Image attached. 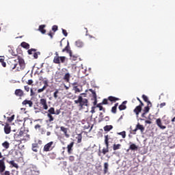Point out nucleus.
<instances>
[{
	"mask_svg": "<svg viewBox=\"0 0 175 175\" xmlns=\"http://www.w3.org/2000/svg\"><path fill=\"white\" fill-rule=\"evenodd\" d=\"M126 103H127V101H124L122 103V104H121L120 106H118V109H120V111H123V110H125L126 109Z\"/></svg>",
	"mask_w": 175,
	"mask_h": 175,
	"instance_id": "21",
	"label": "nucleus"
},
{
	"mask_svg": "<svg viewBox=\"0 0 175 175\" xmlns=\"http://www.w3.org/2000/svg\"><path fill=\"white\" fill-rule=\"evenodd\" d=\"M24 90H25V91L27 92H29V87L26 85V86H24Z\"/></svg>",
	"mask_w": 175,
	"mask_h": 175,
	"instance_id": "56",
	"label": "nucleus"
},
{
	"mask_svg": "<svg viewBox=\"0 0 175 175\" xmlns=\"http://www.w3.org/2000/svg\"><path fill=\"white\" fill-rule=\"evenodd\" d=\"M60 131L64 133L65 137L69 138L70 135L68 133V128H65L64 126H60Z\"/></svg>",
	"mask_w": 175,
	"mask_h": 175,
	"instance_id": "12",
	"label": "nucleus"
},
{
	"mask_svg": "<svg viewBox=\"0 0 175 175\" xmlns=\"http://www.w3.org/2000/svg\"><path fill=\"white\" fill-rule=\"evenodd\" d=\"M38 97L40 100V102L38 103V106L40 107L41 109H44V97L43 94H38Z\"/></svg>",
	"mask_w": 175,
	"mask_h": 175,
	"instance_id": "7",
	"label": "nucleus"
},
{
	"mask_svg": "<svg viewBox=\"0 0 175 175\" xmlns=\"http://www.w3.org/2000/svg\"><path fill=\"white\" fill-rule=\"evenodd\" d=\"M103 120H105V122H109L110 120V118L109 116L103 118H100V120H98V122H101Z\"/></svg>",
	"mask_w": 175,
	"mask_h": 175,
	"instance_id": "38",
	"label": "nucleus"
},
{
	"mask_svg": "<svg viewBox=\"0 0 175 175\" xmlns=\"http://www.w3.org/2000/svg\"><path fill=\"white\" fill-rule=\"evenodd\" d=\"M14 95L21 99V98L24 96V92L21 89H16L14 91Z\"/></svg>",
	"mask_w": 175,
	"mask_h": 175,
	"instance_id": "10",
	"label": "nucleus"
},
{
	"mask_svg": "<svg viewBox=\"0 0 175 175\" xmlns=\"http://www.w3.org/2000/svg\"><path fill=\"white\" fill-rule=\"evenodd\" d=\"M66 57L65 56H60V57H54V59H53V62L55 64H60L61 63H65V60Z\"/></svg>",
	"mask_w": 175,
	"mask_h": 175,
	"instance_id": "4",
	"label": "nucleus"
},
{
	"mask_svg": "<svg viewBox=\"0 0 175 175\" xmlns=\"http://www.w3.org/2000/svg\"><path fill=\"white\" fill-rule=\"evenodd\" d=\"M103 167V174H107L109 172V163H105Z\"/></svg>",
	"mask_w": 175,
	"mask_h": 175,
	"instance_id": "20",
	"label": "nucleus"
},
{
	"mask_svg": "<svg viewBox=\"0 0 175 175\" xmlns=\"http://www.w3.org/2000/svg\"><path fill=\"white\" fill-rule=\"evenodd\" d=\"M74 91L75 94L81 92V90L79 88H77V86H74Z\"/></svg>",
	"mask_w": 175,
	"mask_h": 175,
	"instance_id": "42",
	"label": "nucleus"
},
{
	"mask_svg": "<svg viewBox=\"0 0 175 175\" xmlns=\"http://www.w3.org/2000/svg\"><path fill=\"white\" fill-rule=\"evenodd\" d=\"M70 78V74L69 73H66L64 77H63V80H64L67 83H69Z\"/></svg>",
	"mask_w": 175,
	"mask_h": 175,
	"instance_id": "27",
	"label": "nucleus"
},
{
	"mask_svg": "<svg viewBox=\"0 0 175 175\" xmlns=\"http://www.w3.org/2000/svg\"><path fill=\"white\" fill-rule=\"evenodd\" d=\"M129 150H138V146H136L135 144H131L130 145V147H129Z\"/></svg>",
	"mask_w": 175,
	"mask_h": 175,
	"instance_id": "29",
	"label": "nucleus"
},
{
	"mask_svg": "<svg viewBox=\"0 0 175 175\" xmlns=\"http://www.w3.org/2000/svg\"><path fill=\"white\" fill-rule=\"evenodd\" d=\"M27 53H29V55H33L34 53H36V49H31L27 51Z\"/></svg>",
	"mask_w": 175,
	"mask_h": 175,
	"instance_id": "37",
	"label": "nucleus"
},
{
	"mask_svg": "<svg viewBox=\"0 0 175 175\" xmlns=\"http://www.w3.org/2000/svg\"><path fill=\"white\" fill-rule=\"evenodd\" d=\"M21 46L22 48L25 49L26 50H29V44L25 42H22Z\"/></svg>",
	"mask_w": 175,
	"mask_h": 175,
	"instance_id": "28",
	"label": "nucleus"
},
{
	"mask_svg": "<svg viewBox=\"0 0 175 175\" xmlns=\"http://www.w3.org/2000/svg\"><path fill=\"white\" fill-rule=\"evenodd\" d=\"M61 113L60 109H57V111H55V115H59Z\"/></svg>",
	"mask_w": 175,
	"mask_h": 175,
	"instance_id": "57",
	"label": "nucleus"
},
{
	"mask_svg": "<svg viewBox=\"0 0 175 175\" xmlns=\"http://www.w3.org/2000/svg\"><path fill=\"white\" fill-rule=\"evenodd\" d=\"M38 31L41 32V33L44 34V25H41L39 26Z\"/></svg>",
	"mask_w": 175,
	"mask_h": 175,
	"instance_id": "36",
	"label": "nucleus"
},
{
	"mask_svg": "<svg viewBox=\"0 0 175 175\" xmlns=\"http://www.w3.org/2000/svg\"><path fill=\"white\" fill-rule=\"evenodd\" d=\"M47 118H48V120H46L47 123L51 122L54 120V118L52 116V114H47Z\"/></svg>",
	"mask_w": 175,
	"mask_h": 175,
	"instance_id": "30",
	"label": "nucleus"
},
{
	"mask_svg": "<svg viewBox=\"0 0 175 175\" xmlns=\"http://www.w3.org/2000/svg\"><path fill=\"white\" fill-rule=\"evenodd\" d=\"M83 94H81L80 96H78L77 100H75L74 101L75 104L77 105L79 111H82L83 109H84L85 107H89V100H88L87 98H83V97L81 96Z\"/></svg>",
	"mask_w": 175,
	"mask_h": 175,
	"instance_id": "1",
	"label": "nucleus"
},
{
	"mask_svg": "<svg viewBox=\"0 0 175 175\" xmlns=\"http://www.w3.org/2000/svg\"><path fill=\"white\" fill-rule=\"evenodd\" d=\"M1 146L4 147L5 149L10 148V143L8 141L5 142L4 143L1 144Z\"/></svg>",
	"mask_w": 175,
	"mask_h": 175,
	"instance_id": "32",
	"label": "nucleus"
},
{
	"mask_svg": "<svg viewBox=\"0 0 175 175\" xmlns=\"http://www.w3.org/2000/svg\"><path fill=\"white\" fill-rule=\"evenodd\" d=\"M18 61L20 68H16V70L20 72L21 70H23L25 68V63L24 62V59H22V57L20 56H18Z\"/></svg>",
	"mask_w": 175,
	"mask_h": 175,
	"instance_id": "5",
	"label": "nucleus"
},
{
	"mask_svg": "<svg viewBox=\"0 0 175 175\" xmlns=\"http://www.w3.org/2000/svg\"><path fill=\"white\" fill-rule=\"evenodd\" d=\"M107 99H108V100H109L110 102H112V103H115L116 101L120 100V98L115 97V96H108Z\"/></svg>",
	"mask_w": 175,
	"mask_h": 175,
	"instance_id": "24",
	"label": "nucleus"
},
{
	"mask_svg": "<svg viewBox=\"0 0 175 175\" xmlns=\"http://www.w3.org/2000/svg\"><path fill=\"white\" fill-rule=\"evenodd\" d=\"M33 58L36 59L38 58V55H40V52L33 53Z\"/></svg>",
	"mask_w": 175,
	"mask_h": 175,
	"instance_id": "47",
	"label": "nucleus"
},
{
	"mask_svg": "<svg viewBox=\"0 0 175 175\" xmlns=\"http://www.w3.org/2000/svg\"><path fill=\"white\" fill-rule=\"evenodd\" d=\"M90 92L92 93L93 100L94 102H93V105L96 106L97 104V95L95 91L92 89H90Z\"/></svg>",
	"mask_w": 175,
	"mask_h": 175,
	"instance_id": "11",
	"label": "nucleus"
},
{
	"mask_svg": "<svg viewBox=\"0 0 175 175\" xmlns=\"http://www.w3.org/2000/svg\"><path fill=\"white\" fill-rule=\"evenodd\" d=\"M54 142H50L49 143H47L46 145H44V152H50L54 148Z\"/></svg>",
	"mask_w": 175,
	"mask_h": 175,
	"instance_id": "8",
	"label": "nucleus"
},
{
	"mask_svg": "<svg viewBox=\"0 0 175 175\" xmlns=\"http://www.w3.org/2000/svg\"><path fill=\"white\" fill-rule=\"evenodd\" d=\"M62 52H67L70 53V56H72V51H70V46L68 42L67 44V46H66L65 48L62 49Z\"/></svg>",
	"mask_w": 175,
	"mask_h": 175,
	"instance_id": "22",
	"label": "nucleus"
},
{
	"mask_svg": "<svg viewBox=\"0 0 175 175\" xmlns=\"http://www.w3.org/2000/svg\"><path fill=\"white\" fill-rule=\"evenodd\" d=\"M156 124L163 130L166 129V126L163 125L162 120L160 118L156 120Z\"/></svg>",
	"mask_w": 175,
	"mask_h": 175,
	"instance_id": "13",
	"label": "nucleus"
},
{
	"mask_svg": "<svg viewBox=\"0 0 175 175\" xmlns=\"http://www.w3.org/2000/svg\"><path fill=\"white\" fill-rule=\"evenodd\" d=\"M31 150L35 152H37L38 151V144H33L31 145Z\"/></svg>",
	"mask_w": 175,
	"mask_h": 175,
	"instance_id": "26",
	"label": "nucleus"
},
{
	"mask_svg": "<svg viewBox=\"0 0 175 175\" xmlns=\"http://www.w3.org/2000/svg\"><path fill=\"white\" fill-rule=\"evenodd\" d=\"M75 46H77L78 48H82L84 46V43L80 40H78L77 42H75Z\"/></svg>",
	"mask_w": 175,
	"mask_h": 175,
	"instance_id": "23",
	"label": "nucleus"
},
{
	"mask_svg": "<svg viewBox=\"0 0 175 175\" xmlns=\"http://www.w3.org/2000/svg\"><path fill=\"white\" fill-rule=\"evenodd\" d=\"M146 114L147 113H145L144 112H143V113H142V115H141V117L143 118H146Z\"/></svg>",
	"mask_w": 175,
	"mask_h": 175,
	"instance_id": "60",
	"label": "nucleus"
},
{
	"mask_svg": "<svg viewBox=\"0 0 175 175\" xmlns=\"http://www.w3.org/2000/svg\"><path fill=\"white\" fill-rule=\"evenodd\" d=\"M112 129H113L112 125H106V126H105V127H103V130L105 131V132H107V133L109 132Z\"/></svg>",
	"mask_w": 175,
	"mask_h": 175,
	"instance_id": "25",
	"label": "nucleus"
},
{
	"mask_svg": "<svg viewBox=\"0 0 175 175\" xmlns=\"http://www.w3.org/2000/svg\"><path fill=\"white\" fill-rule=\"evenodd\" d=\"M69 161L70 162H74L75 161V157L74 156H70L69 157Z\"/></svg>",
	"mask_w": 175,
	"mask_h": 175,
	"instance_id": "51",
	"label": "nucleus"
},
{
	"mask_svg": "<svg viewBox=\"0 0 175 175\" xmlns=\"http://www.w3.org/2000/svg\"><path fill=\"white\" fill-rule=\"evenodd\" d=\"M4 175H10V171H5Z\"/></svg>",
	"mask_w": 175,
	"mask_h": 175,
	"instance_id": "61",
	"label": "nucleus"
},
{
	"mask_svg": "<svg viewBox=\"0 0 175 175\" xmlns=\"http://www.w3.org/2000/svg\"><path fill=\"white\" fill-rule=\"evenodd\" d=\"M138 130H140L141 132H144L145 128H144V126L142 124L138 123V124L136 125L135 129H134V130H133V135H135V134H136V132H137Z\"/></svg>",
	"mask_w": 175,
	"mask_h": 175,
	"instance_id": "9",
	"label": "nucleus"
},
{
	"mask_svg": "<svg viewBox=\"0 0 175 175\" xmlns=\"http://www.w3.org/2000/svg\"><path fill=\"white\" fill-rule=\"evenodd\" d=\"M142 98H143L144 101L145 102H149L150 100H148V98L147 96H146L145 94H143V96H142Z\"/></svg>",
	"mask_w": 175,
	"mask_h": 175,
	"instance_id": "45",
	"label": "nucleus"
},
{
	"mask_svg": "<svg viewBox=\"0 0 175 175\" xmlns=\"http://www.w3.org/2000/svg\"><path fill=\"white\" fill-rule=\"evenodd\" d=\"M142 111L141 106H136L135 109H133V112L135 113L136 117H138L139 113Z\"/></svg>",
	"mask_w": 175,
	"mask_h": 175,
	"instance_id": "16",
	"label": "nucleus"
},
{
	"mask_svg": "<svg viewBox=\"0 0 175 175\" xmlns=\"http://www.w3.org/2000/svg\"><path fill=\"white\" fill-rule=\"evenodd\" d=\"M62 33H63V35H64L65 37H67V36L68 35L66 30H65L64 29H62Z\"/></svg>",
	"mask_w": 175,
	"mask_h": 175,
	"instance_id": "49",
	"label": "nucleus"
},
{
	"mask_svg": "<svg viewBox=\"0 0 175 175\" xmlns=\"http://www.w3.org/2000/svg\"><path fill=\"white\" fill-rule=\"evenodd\" d=\"M76 138L77 139V144H81V141H82V135H81V134L78 135Z\"/></svg>",
	"mask_w": 175,
	"mask_h": 175,
	"instance_id": "40",
	"label": "nucleus"
},
{
	"mask_svg": "<svg viewBox=\"0 0 175 175\" xmlns=\"http://www.w3.org/2000/svg\"><path fill=\"white\" fill-rule=\"evenodd\" d=\"M111 112H112L113 114H116V113H117V107H113L111 109Z\"/></svg>",
	"mask_w": 175,
	"mask_h": 175,
	"instance_id": "46",
	"label": "nucleus"
},
{
	"mask_svg": "<svg viewBox=\"0 0 175 175\" xmlns=\"http://www.w3.org/2000/svg\"><path fill=\"white\" fill-rule=\"evenodd\" d=\"M52 30H53V31H54V32L56 31L57 30H58V26H57V25L53 26Z\"/></svg>",
	"mask_w": 175,
	"mask_h": 175,
	"instance_id": "50",
	"label": "nucleus"
},
{
	"mask_svg": "<svg viewBox=\"0 0 175 175\" xmlns=\"http://www.w3.org/2000/svg\"><path fill=\"white\" fill-rule=\"evenodd\" d=\"M103 105L102 104H97L95 107H98V110H100V111H103V112H105V108L103 107L102 106Z\"/></svg>",
	"mask_w": 175,
	"mask_h": 175,
	"instance_id": "33",
	"label": "nucleus"
},
{
	"mask_svg": "<svg viewBox=\"0 0 175 175\" xmlns=\"http://www.w3.org/2000/svg\"><path fill=\"white\" fill-rule=\"evenodd\" d=\"M146 103H148V105L146 106V107H152V104L150 103V101H146Z\"/></svg>",
	"mask_w": 175,
	"mask_h": 175,
	"instance_id": "54",
	"label": "nucleus"
},
{
	"mask_svg": "<svg viewBox=\"0 0 175 175\" xmlns=\"http://www.w3.org/2000/svg\"><path fill=\"white\" fill-rule=\"evenodd\" d=\"M150 107H145L143 109V113H148L150 111Z\"/></svg>",
	"mask_w": 175,
	"mask_h": 175,
	"instance_id": "44",
	"label": "nucleus"
},
{
	"mask_svg": "<svg viewBox=\"0 0 175 175\" xmlns=\"http://www.w3.org/2000/svg\"><path fill=\"white\" fill-rule=\"evenodd\" d=\"M6 162H7L8 164L12 165V167H15L16 169L19 168V166L18 165L17 163H14V160L10 161L9 159H7V160H6Z\"/></svg>",
	"mask_w": 175,
	"mask_h": 175,
	"instance_id": "17",
	"label": "nucleus"
},
{
	"mask_svg": "<svg viewBox=\"0 0 175 175\" xmlns=\"http://www.w3.org/2000/svg\"><path fill=\"white\" fill-rule=\"evenodd\" d=\"M58 94H59V90H55V91L54 92V98L55 99H57V98H58Z\"/></svg>",
	"mask_w": 175,
	"mask_h": 175,
	"instance_id": "48",
	"label": "nucleus"
},
{
	"mask_svg": "<svg viewBox=\"0 0 175 175\" xmlns=\"http://www.w3.org/2000/svg\"><path fill=\"white\" fill-rule=\"evenodd\" d=\"M29 175H39V172L31 170V171L29 172Z\"/></svg>",
	"mask_w": 175,
	"mask_h": 175,
	"instance_id": "34",
	"label": "nucleus"
},
{
	"mask_svg": "<svg viewBox=\"0 0 175 175\" xmlns=\"http://www.w3.org/2000/svg\"><path fill=\"white\" fill-rule=\"evenodd\" d=\"M75 142H72L70 143L69 145L67 146V150H68V154H70L72 153V147L74 146Z\"/></svg>",
	"mask_w": 175,
	"mask_h": 175,
	"instance_id": "15",
	"label": "nucleus"
},
{
	"mask_svg": "<svg viewBox=\"0 0 175 175\" xmlns=\"http://www.w3.org/2000/svg\"><path fill=\"white\" fill-rule=\"evenodd\" d=\"M118 135H121L123 139H125L126 137V132L122 131L118 133Z\"/></svg>",
	"mask_w": 175,
	"mask_h": 175,
	"instance_id": "39",
	"label": "nucleus"
},
{
	"mask_svg": "<svg viewBox=\"0 0 175 175\" xmlns=\"http://www.w3.org/2000/svg\"><path fill=\"white\" fill-rule=\"evenodd\" d=\"M95 107H92V111H91V112L92 113H95Z\"/></svg>",
	"mask_w": 175,
	"mask_h": 175,
	"instance_id": "63",
	"label": "nucleus"
},
{
	"mask_svg": "<svg viewBox=\"0 0 175 175\" xmlns=\"http://www.w3.org/2000/svg\"><path fill=\"white\" fill-rule=\"evenodd\" d=\"M27 84L29 85H32L33 80L32 79H29V81H27Z\"/></svg>",
	"mask_w": 175,
	"mask_h": 175,
	"instance_id": "55",
	"label": "nucleus"
},
{
	"mask_svg": "<svg viewBox=\"0 0 175 175\" xmlns=\"http://www.w3.org/2000/svg\"><path fill=\"white\" fill-rule=\"evenodd\" d=\"M121 146H122V145H120V144H113V150H115V151L117 150H120Z\"/></svg>",
	"mask_w": 175,
	"mask_h": 175,
	"instance_id": "35",
	"label": "nucleus"
},
{
	"mask_svg": "<svg viewBox=\"0 0 175 175\" xmlns=\"http://www.w3.org/2000/svg\"><path fill=\"white\" fill-rule=\"evenodd\" d=\"M98 104L103 105H108L109 104V100L107 98H105V99L103 100L102 103H98Z\"/></svg>",
	"mask_w": 175,
	"mask_h": 175,
	"instance_id": "41",
	"label": "nucleus"
},
{
	"mask_svg": "<svg viewBox=\"0 0 175 175\" xmlns=\"http://www.w3.org/2000/svg\"><path fill=\"white\" fill-rule=\"evenodd\" d=\"M46 113L47 115H55V109L53 107L50 108Z\"/></svg>",
	"mask_w": 175,
	"mask_h": 175,
	"instance_id": "31",
	"label": "nucleus"
},
{
	"mask_svg": "<svg viewBox=\"0 0 175 175\" xmlns=\"http://www.w3.org/2000/svg\"><path fill=\"white\" fill-rule=\"evenodd\" d=\"M14 119V115H12L10 117L7 118L8 122H12Z\"/></svg>",
	"mask_w": 175,
	"mask_h": 175,
	"instance_id": "43",
	"label": "nucleus"
},
{
	"mask_svg": "<svg viewBox=\"0 0 175 175\" xmlns=\"http://www.w3.org/2000/svg\"><path fill=\"white\" fill-rule=\"evenodd\" d=\"M18 137H20V140L21 141H29V135L27 133V131H20Z\"/></svg>",
	"mask_w": 175,
	"mask_h": 175,
	"instance_id": "3",
	"label": "nucleus"
},
{
	"mask_svg": "<svg viewBox=\"0 0 175 175\" xmlns=\"http://www.w3.org/2000/svg\"><path fill=\"white\" fill-rule=\"evenodd\" d=\"M22 105H23V106L29 105V107H32L33 102H32V100H24L23 102H22Z\"/></svg>",
	"mask_w": 175,
	"mask_h": 175,
	"instance_id": "14",
	"label": "nucleus"
},
{
	"mask_svg": "<svg viewBox=\"0 0 175 175\" xmlns=\"http://www.w3.org/2000/svg\"><path fill=\"white\" fill-rule=\"evenodd\" d=\"M111 138H110V136L109 135H105V144L106 146V148H103L102 153L103 155H105V154L108 153L109 152V140Z\"/></svg>",
	"mask_w": 175,
	"mask_h": 175,
	"instance_id": "2",
	"label": "nucleus"
},
{
	"mask_svg": "<svg viewBox=\"0 0 175 175\" xmlns=\"http://www.w3.org/2000/svg\"><path fill=\"white\" fill-rule=\"evenodd\" d=\"M44 90V86H43L42 88H41V89H38V94H40V93L43 92Z\"/></svg>",
	"mask_w": 175,
	"mask_h": 175,
	"instance_id": "53",
	"label": "nucleus"
},
{
	"mask_svg": "<svg viewBox=\"0 0 175 175\" xmlns=\"http://www.w3.org/2000/svg\"><path fill=\"white\" fill-rule=\"evenodd\" d=\"M1 66L4 68L6 67V63L5 62H1Z\"/></svg>",
	"mask_w": 175,
	"mask_h": 175,
	"instance_id": "62",
	"label": "nucleus"
},
{
	"mask_svg": "<svg viewBox=\"0 0 175 175\" xmlns=\"http://www.w3.org/2000/svg\"><path fill=\"white\" fill-rule=\"evenodd\" d=\"M166 106V103H162L160 104V108L162 109L163 107Z\"/></svg>",
	"mask_w": 175,
	"mask_h": 175,
	"instance_id": "58",
	"label": "nucleus"
},
{
	"mask_svg": "<svg viewBox=\"0 0 175 175\" xmlns=\"http://www.w3.org/2000/svg\"><path fill=\"white\" fill-rule=\"evenodd\" d=\"M8 66H9V68H10L12 70H14V69H16V68H17V66H18L17 61H16V59H11V60H9V62H8Z\"/></svg>",
	"mask_w": 175,
	"mask_h": 175,
	"instance_id": "6",
	"label": "nucleus"
},
{
	"mask_svg": "<svg viewBox=\"0 0 175 175\" xmlns=\"http://www.w3.org/2000/svg\"><path fill=\"white\" fill-rule=\"evenodd\" d=\"M42 125L37 124L35 125V129L36 130L42 128Z\"/></svg>",
	"mask_w": 175,
	"mask_h": 175,
	"instance_id": "52",
	"label": "nucleus"
},
{
	"mask_svg": "<svg viewBox=\"0 0 175 175\" xmlns=\"http://www.w3.org/2000/svg\"><path fill=\"white\" fill-rule=\"evenodd\" d=\"M5 168L4 161L0 160V172H4Z\"/></svg>",
	"mask_w": 175,
	"mask_h": 175,
	"instance_id": "19",
	"label": "nucleus"
},
{
	"mask_svg": "<svg viewBox=\"0 0 175 175\" xmlns=\"http://www.w3.org/2000/svg\"><path fill=\"white\" fill-rule=\"evenodd\" d=\"M48 36H49L50 38H51V39L53 38V34L51 33V31H50L49 33H48Z\"/></svg>",
	"mask_w": 175,
	"mask_h": 175,
	"instance_id": "59",
	"label": "nucleus"
},
{
	"mask_svg": "<svg viewBox=\"0 0 175 175\" xmlns=\"http://www.w3.org/2000/svg\"><path fill=\"white\" fill-rule=\"evenodd\" d=\"M145 122H146V124H151V121H150V120H146Z\"/></svg>",
	"mask_w": 175,
	"mask_h": 175,
	"instance_id": "64",
	"label": "nucleus"
},
{
	"mask_svg": "<svg viewBox=\"0 0 175 175\" xmlns=\"http://www.w3.org/2000/svg\"><path fill=\"white\" fill-rule=\"evenodd\" d=\"M11 131H12V130H11V127H10V124H6V125L4 126L5 134L8 135L10 133Z\"/></svg>",
	"mask_w": 175,
	"mask_h": 175,
	"instance_id": "18",
	"label": "nucleus"
}]
</instances>
